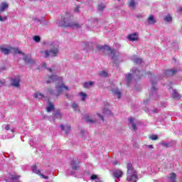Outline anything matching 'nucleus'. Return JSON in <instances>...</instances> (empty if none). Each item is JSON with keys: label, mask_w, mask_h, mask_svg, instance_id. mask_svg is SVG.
<instances>
[{"label": "nucleus", "mask_w": 182, "mask_h": 182, "mask_svg": "<svg viewBox=\"0 0 182 182\" xmlns=\"http://www.w3.org/2000/svg\"><path fill=\"white\" fill-rule=\"evenodd\" d=\"M33 41H35V42H41V37L38 36H35L33 37Z\"/></svg>", "instance_id": "37"}, {"label": "nucleus", "mask_w": 182, "mask_h": 182, "mask_svg": "<svg viewBox=\"0 0 182 182\" xmlns=\"http://www.w3.org/2000/svg\"><path fill=\"white\" fill-rule=\"evenodd\" d=\"M82 48L84 50L87 49V48H89V43H84L82 44Z\"/></svg>", "instance_id": "39"}, {"label": "nucleus", "mask_w": 182, "mask_h": 182, "mask_svg": "<svg viewBox=\"0 0 182 182\" xmlns=\"http://www.w3.org/2000/svg\"><path fill=\"white\" fill-rule=\"evenodd\" d=\"M175 73H177V70L172 69V70H166L165 71V76H173V75H175Z\"/></svg>", "instance_id": "14"}, {"label": "nucleus", "mask_w": 182, "mask_h": 182, "mask_svg": "<svg viewBox=\"0 0 182 182\" xmlns=\"http://www.w3.org/2000/svg\"><path fill=\"white\" fill-rule=\"evenodd\" d=\"M55 89L56 93L55 94V96H56V97H58L59 95L63 93V89H65V90H69V87L65 85V84L63 83H61L60 85L56 86Z\"/></svg>", "instance_id": "7"}, {"label": "nucleus", "mask_w": 182, "mask_h": 182, "mask_svg": "<svg viewBox=\"0 0 182 182\" xmlns=\"http://www.w3.org/2000/svg\"><path fill=\"white\" fill-rule=\"evenodd\" d=\"M132 60L134 62L136 65H141L143 63V60L141 58L132 57Z\"/></svg>", "instance_id": "18"}, {"label": "nucleus", "mask_w": 182, "mask_h": 182, "mask_svg": "<svg viewBox=\"0 0 182 182\" xmlns=\"http://www.w3.org/2000/svg\"><path fill=\"white\" fill-rule=\"evenodd\" d=\"M55 106L53 105V103L48 102L47 105V112H52V110H54Z\"/></svg>", "instance_id": "19"}, {"label": "nucleus", "mask_w": 182, "mask_h": 182, "mask_svg": "<svg viewBox=\"0 0 182 182\" xmlns=\"http://www.w3.org/2000/svg\"><path fill=\"white\" fill-rule=\"evenodd\" d=\"M11 86H14V87H19L20 86V82H21V79H19V77H14L11 78Z\"/></svg>", "instance_id": "11"}, {"label": "nucleus", "mask_w": 182, "mask_h": 182, "mask_svg": "<svg viewBox=\"0 0 182 182\" xmlns=\"http://www.w3.org/2000/svg\"><path fill=\"white\" fill-rule=\"evenodd\" d=\"M172 97L173 99H180V97H181V96L178 95V92H177V90H173Z\"/></svg>", "instance_id": "26"}, {"label": "nucleus", "mask_w": 182, "mask_h": 182, "mask_svg": "<svg viewBox=\"0 0 182 182\" xmlns=\"http://www.w3.org/2000/svg\"><path fill=\"white\" fill-rule=\"evenodd\" d=\"M118 1H120V0H118Z\"/></svg>", "instance_id": "54"}, {"label": "nucleus", "mask_w": 182, "mask_h": 182, "mask_svg": "<svg viewBox=\"0 0 182 182\" xmlns=\"http://www.w3.org/2000/svg\"><path fill=\"white\" fill-rule=\"evenodd\" d=\"M100 76H102V77H107V72L102 70L99 73Z\"/></svg>", "instance_id": "31"}, {"label": "nucleus", "mask_w": 182, "mask_h": 182, "mask_svg": "<svg viewBox=\"0 0 182 182\" xmlns=\"http://www.w3.org/2000/svg\"><path fill=\"white\" fill-rule=\"evenodd\" d=\"M112 93H114V95H116L118 99H120L122 97V92H120V91H119L117 88L112 89Z\"/></svg>", "instance_id": "24"}, {"label": "nucleus", "mask_w": 182, "mask_h": 182, "mask_svg": "<svg viewBox=\"0 0 182 182\" xmlns=\"http://www.w3.org/2000/svg\"><path fill=\"white\" fill-rule=\"evenodd\" d=\"M5 129H6V130H9V129H10L9 125H6V126H5Z\"/></svg>", "instance_id": "47"}, {"label": "nucleus", "mask_w": 182, "mask_h": 182, "mask_svg": "<svg viewBox=\"0 0 182 182\" xmlns=\"http://www.w3.org/2000/svg\"><path fill=\"white\" fill-rule=\"evenodd\" d=\"M47 93L48 95H55V93L53 92V91L52 90V89H48L47 90Z\"/></svg>", "instance_id": "42"}, {"label": "nucleus", "mask_w": 182, "mask_h": 182, "mask_svg": "<svg viewBox=\"0 0 182 182\" xmlns=\"http://www.w3.org/2000/svg\"><path fill=\"white\" fill-rule=\"evenodd\" d=\"M8 6V3H2L0 8V12H4V11H5Z\"/></svg>", "instance_id": "27"}, {"label": "nucleus", "mask_w": 182, "mask_h": 182, "mask_svg": "<svg viewBox=\"0 0 182 182\" xmlns=\"http://www.w3.org/2000/svg\"><path fill=\"white\" fill-rule=\"evenodd\" d=\"M181 11H182V9H181Z\"/></svg>", "instance_id": "55"}, {"label": "nucleus", "mask_w": 182, "mask_h": 182, "mask_svg": "<svg viewBox=\"0 0 182 182\" xmlns=\"http://www.w3.org/2000/svg\"><path fill=\"white\" fill-rule=\"evenodd\" d=\"M72 107L73 109H74V110H75V112L79 111V106L77 105V104H76V102H73L72 104Z\"/></svg>", "instance_id": "29"}, {"label": "nucleus", "mask_w": 182, "mask_h": 182, "mask_svg": "<svg viewBox=\"0 0 182 182\" xmlns=\"http://www.w3.org/2000/svg\"><path fill=\"white\" fill-rule=\"evenodd\" d=\"M57 24L58 25V26H65V27H70V28H80V26H79V24L75 23L70 21V20H66V19L57 22Z\"/></svg>", "instance_id": "5"}, {"label": "nucleus", "mask_w": 182, "mask_h": 182, "mask_svg": "<svg viewBox=\"0 0 182 182\" xmlns=\"http://www.w3.org/2000/svg\"><path fill=\"white\" fill-rule=\"evenodd\" d=\"M153 112H154V113H157L159 112V110L158 109H154Z\"/></svg>", "instance_id": "50"}, {"label": "nucleus", "mask_w": 182, "mask_h": 182, "mask_svg": "<svg viewBox=\"0 0 182 182\" xmlns=\"http://www.w3.org/2000/svg\"><path fill=\"white\" fill-rule=\"evenodd\" d=\"M129 6V8H131V9H136V0H130Z\"/></svg>", "instance_id": "25"}, {"label": "nucleus", "mask_w": 182, "mask_h": 182, "mask_svg": "<svg viewBox=\"0 0 182 182\" xmlns=\"http://www.w3.org/2000/svg\"><path fill=\"white\" fill-rule=\"evenodd\" d=\"M48 48H50V50H41L40 52L41 56H43V58H55L58 56L59 53V42L51 41L48 44Z\"/></svg>", "instance_id": "2"}, {"label": "nucleus", "mask_w": 182, "mask_h": 182, "mask_svg": "<svg viewBox=\"0 0 182 182\" xmlns=\"http://www.w3.org/2000/svg\"><path fill=\"white\" fill-rule=\"evenodd\" d=\"M55 119H62V114H60V112H54V113L53 114V120H55Z\"/></svg>", "instance_id": "17"}, {"label": "nucleus", "mask_w": 182, "mask_h": 182, "mask_svg": "<svg viewBox=\"0 0 182 182\" xmlns=\"http://www.w3.org/2000/svg\"><path fill=\"white\" fill-rule=\"evenodd\" d=\"M132 72H133V73H134V75L138 76L139 79H140V77H141V72H140V70H137V68H133Z\"/></svg>", "instance_id": "20"}, {"label": "nucleus", "mask_w": 182, "mask_h": 182, "mask_svg": "<svg viewBox=\"0 0 182 182\" xmlns=\"http://www.w3.org/2000/svg\"><path fill=\"white\" fill-rule=\"evenodd\" d=\"M127 39H129V41H131V42H135L136 41H139V34H137V33L129 34L127 36Z\"/></svg>", "instance_id": "13"}, {"label": "nucleus", "mask_w": 182, "mask_h": 182, "mask_svg": "<svg viewBox=\"0 0 182 182\" xmlns=\"http://www.w3.org/2000/svg\"><path fill=\"white\" fill-rule=\"evenodd\" d=\"M114 166H117L119 164V162L117 161H115L113 162Z\"/></svg>", "instance_id": "46"}, {"label": "nucleus", "mask_w": 182, "mask_h": 182, "mask_svg": "<svg viewBox=\"0 0 182 182\" xmlns=\"http://www.w3.org/2000/svg\"><path fill=\"white\" fill-rule=\"evenodd\" d=\"M144 103L145 105H147V102H146V101H144Z\"/></svg>", "instance_id": "52"}, {"label": "nucleus", "mask_w": 182, "mask_h": 182, "mask_svg": "<svg viewBox=\"0 0 182 182\" xmlns=\"http://www.w3.org/2000/svg\"><path fill=\"white\" fill-rule=\"evenodd\" d=\"M127 180L129 182H137V180H139V177L137 176V171L134 170V168H133V165L132 164H128L127 165Z\"/></svg>", "instance_id": "3"}, {"label": "nucleus", "mask_w": 182, "mask_h": 182, "mask_svg": "<svg viewBox=\"0 0 182 182\" xmlns=\"http://www.w3.org/2000/svg\"><path fill=\"white\" fill-rule=\"evenodd\" d=\"M151 140H157V139H159V137L157 136V135H152L150 136Z\"/></svg>", "instance_id": "41"}, {"label": "nucleus", "mask_w": 182, "mask_h": 182, "mask_svg": "<svg viewBox=\"0 0 182 182\" xmlns=\"http://www.w3.org/2000/svg\"><path fill=\"white\" fill-rule=\"evenodd\" d=\"M156 22H157V21H156V18H154V16L153 15H151L148 18V23H149V25H151L153 23H156Z\"/></svg>", "instance_id": "22"}, {"label": "nucleus", "mask_w": 182, "mask_h": 182, "mask_svg": "<svg viewBox=\"0 0 182 182\" xmlns=\"http://www.w3.org/2000/svg\"><path fill=\"white\" fill-rule=\"evenodd\" d=\"M42 67H43V68H46V64L45 63H42Z\"/></svg>", "instance_id": "48"}, {"label": "nucleus", "mask_w": 182, "mask_h": 182, "mask_svg": "<svg viewBox=\"0 0 182 182\" xmlns=\"http://www.w3.org/2000/svg\"><path fill=\"white\" fill-rule=\"evenodd\" d=\"M71 166L73 171H71L70 169H68L67 171V174H68V176H73L75 174V171H77V170H79V164L75 160L71 161Z\"/></svg>", "instance_id": "8"}, {"label": "nucleus", "mask_w": 182, "mask_h": 182, "mask_svg": "<svg viewBox=\"0 0 182 182\" xmlns=\"http://www.w3.org/2000/svg\"><path fill=\"white\" fill-rule=\"evenodd\" d=\"M129 124L133 130H137V127L136 126V123L134 122V118L129 119Z\"/></svg>", "instance_id": "16"}, {"label": "nucleus", "mask_w": 182, "mask_h": 182, "mask_svg": "<svg viewBox=\"0 0 182 182\" xmlns=\"http://www.w3.org/2000/svg\"><path fill=\"white\" fill-rule=\"evenodd\" d=\"M97 49H98L99 50H104L105 52H108L112 59H113L114 62H117L119 60V55L116 54V50L112 49V48L107 46H97Z\"/></svg>", "instance_id": "4"}, {"label": "nucleus", "mask_w": 182, "mask_h": 182, "mask_svg": "<svg viewBox=\"0 0 182 182\" xmlns=\"http://www.w3.org/2000/svg\"><path fill=\"white\" fill-rule=\"evenodd\" d=\"M149 149H153V145H149Z\"/></svg>", "instance_id": "51"}, {"label": "nucleus", "mask_w": 182, "mask_h": 182, "mask_svg": "<svg viewBox=\"0 0 182 182\" xmlns=\"http://www.w3.org/2000/svg\"><path fill=\"white\" fill-rule=\"evenodd\" d=\"M123 177V171L121 169H115L113 171V178L115 182L120 181V178Z\"/></svg>", "instance_id": "9"}, {"label": "nucleus", "mask_w": 182, "mask_h": 182, "mask_svg": "<svg viewBox=\"0 0 182 182\" xmlns=\"http://www.w3.org/2000/svg\"><path fill=\"white\" fill-rule=\"evenodd\" d=\"M31 170H32L33 173H34L35 174H38V176H41L42 178H44V180H48V176L42 174L41 173V171L36 169V165L33 166L31 167Z\"/></svg>", "instance_id": "12"}, {"label": "nucleus", "mask_w": 182, "mask_h": 182, "mask_svg": "<svg viewBox=\"0 0 182 182\" xmlns=\"http://www.w3.org/2000/svg\"><path fill=\"white\" fill-rule=\"evenodd\" d=\"M0 50L4 55H9V53H14V55H22L23 59L26 63H28V65H33V63H35V60L31 58V55H25V54H23L22 51L19 50V48H15L13 47H9L8 48L4 47H0Z\"/></svg>", "instance_id": "1"}, {"label": "nucleus", "mask_w": 182, "mask_h": 182, "mask_svg": "<svg viewBox=\"0 0 182 182\" xmlns=\"http://www.w3.org/2000/svg\"><path fill=\"white\" fill-rule=\"evenodd\" d=\"M150 77H151V74H150V76H149Z\"/></svg>", "instance_id": "53"}, {"label": "nucleus", "mask_w": 182, "mask_h": 182, "mask_svg": "<svg viewBox=\"0 0 182 182\" xmlns=\"http://www.w3.org/2000/svg\"><path fill=\"white\" fill-rule=\"evenodd\" d=\"M74 12H79V6H77Z\"/></svg>", "instance_id": "45"}, {"label": "nucleus", "mask_w": 182, "mask_h": 182, "mask_svg": "<svg viewBox=\"0 0 182 182\" xmlns=\"http://www.w3.org/2000/svg\"><path fill=\"white\" fill-rule=\"evenodd\" d=\"M102 113L104 114H112V112L109 111V109H103Z\"/></svg>", "instance_id": "36"}, {"label": "nucleus", "mask_w": 182, "mask_h": 182, "mask_svg": "<svg viewBox=\"0 0 182 182\" xmlns=\"http://www.w3.org/2000/svg\"><path fill=\"white\" fill-rule=\"evenodd\" d=\"M95 85V82L93 81L86 82L83 84L84 87L86 89H89V87H92Z\"/></svg>", "instance_id": "23"}, {"label": "nucleus", "mask_w": 182, "mask_h": 182, "mask_svg": "<svg viewBox=\"0 0 182 182\" xmlns=\"http://www.w3.org/2000/svg\"><path fill=\"white\" fill-rule=\"evenodd\" d=\"M48 70L50 72V73H56V70H55V68H48Z\"/></svg>", "instance_id": "40"}, {"label": "nucleus", "mask_w": 182, "mask_h": 182, "mask_svg": "<svg viewBox=\"0 0 182 182\" xmlns=\"http://www.w3.org/2000/svg\"><path fill=\"white\" fill-rule=\"evenodd\" d=\"M5 85V80H0V87H2Z\"/></svg>", "instance_id": "44"}, {"label": "nucleus", "mask_w": 182, "mask_h": 182, "mask_svg": "<svg viewBox=\"0 0 182 182\" xmlns=\"http://www.w3.org/2000/svg\"><path fill=\"white\" fill-rule=\"evenodd\" d=\"M14 133H15V131L14 129L10 130V136H8L7 139H12V137L15 136Z\"/></svg>", "instance_id": "35"}, {"label": "nucleus", "mask_w": 182, "mask_h": 182, "mask_svg": "<svg viewBox=\"0 0 182 182\" xmlns=\"http://www.w3.org/2000/svg\"><path fill=\"white\" fill-rule=\"evenodd\" d=\"M105 9V6L102 4L98 5V11H103Z\"/></svg>", "instance_id": "38"}, {"label": "nucleus", "mask_w": 182, "mask_h": 182, "mask_svg": "<svg viewBox=\"0 0 182 182\" xmlns=\"http://www.w3.org/2000/svg\"><path fill=\"white\" fill-rule=\"evenodd\" d=\"M133 77V75L132 74H127L125 75V78L127 82L129 83L130 81H132V79Z\"/></svg>", "instance_id": "28"}, {"label": "nucleus", "mask_w": 182, "mask_h": 182, "mask_svg": "<svg viewBox=\"0 0 182 182\" xmlns=\"http://www.w3.org/2000/svg\"><path fill=\"white\" fill-rule=\"evenodd\" d=\"M52 82H63V78L53 74L52 75L48 76V80H46V83H52Z\"/></svg>", "instance_id": "10"}, {"label": "nucleus", "mask_w": 182, "mask_h": 182, "mask_svg": "<svg viewBox=\"0 0 182 182\" xmlns=\"http://www.w3.org/2000/svg\"><path fill=\"white\" fill-rule=\"evenodd\" d=\"M161 145L164 147H171V144L166 141H162Z\"/></svg>", "instance_id": "33"}, {"label": "nucleus", "mask_w": 182, "mask_h": 182, "mask_svg": "<svg viewBox=\"0 0 182 182\" xmlns=\"http://www.w3.org/2000/svg\"><path fill=\"white\" fill-rule=\"evenodd\" d=\"M79 95L81 96L82 101H85L86 97H87V95H86V93L85 92H80Z\"/></svg>", "instance_id": "32"}, {"label": "nucleus", "mask_w": 182, "mask_h": 182, "mask_svg": "<svg viewBox=\"0 0 182 182\" xmlns=\"http://www.w3.org/2000/svg\"><path fill=\"white\" fill-rule=\"evenodd\" d=\"M60 127L61 130H63V132H65V134H69V132H70V126L60 125Z\"/></svg>", "instance_id": "15"}, {"label": "nucleus", "mask_w": 182, "mask_h": 182, "mask_svg": "<svg viewBox=\"0 0 182 182\" xmlns=\"http://www.w3.org/2000/svg\"><path fill=\"white\" fill-rule=\"evenodd\" d=\"M152 87L149 92V96L151 99H157V88H156V77H154V80L151 81Z\"/></svg>", "instance_id": "6"}, {"label": "nucleus", "mask_w": 182, "mask_h": 182, "mask_svg": "<svg viewBox=\"0 0 182 182\" xmlns=\"http://www.w3.org/2000/svg\"><path fill=\"white\" fill-rule=\"evenodd\" d=\"M166 87H167V89H171V85H168L166 86Z\"/></svg>", "instance_id": "49"}, {"label": "nucleus", "mask_w": 182, "mask_h": 182, "mask_svg": "<svg viewBox=\"0 0 182 182\" xmlns=\"http://www.w3.org/2000/svg\"><path fill=\"white\" fill-rule=\"evenodd\" d=\"M164 21H166V22H171V21H173V18L170 15H167L164 17Z\"/></svg>", "instance_id": "30"}, {"label": "nucleus", "mask_w": 182, "mask_h": 182, "mask_svg": "<svg viewBox=\"0 0 182 182\" xmlns=\"http://www.w3.org/2000/svg\"><path fill=\"white\" fill-rule=\"evenodd\" d=\"M85 121L87 122V123H95V121L93 119H90V117L87 116L85 117Z\"/></svg>", "instance_id": "34"}, {"label": "nucleus", "mask_w": 182, "mask_h": 182, "mask_svg": "<svg viewBox=\"0 0 182 182\" xmlns=\"http://www.w3.org/2000/svg\"><path fill=\"white\" fill-rule=\"evenodd\" d=\"M97 116L100 119H101V120H102V122H105V118L103 116H102L100 114H97Z\"/></svg>", "instance_id": "43"}, {"label": "nucleus", "mask_w": 182, "mask_h": 182, "mask_svg": "<svg viewBox=\"0 0 182 182\" xmlns=\"http://www.w3.org/2000/svg\"><path fill=\"white\" fill-rule=\"evenodd\" d=\"M35 99H45V95L41 92H36L33 95Z\"/></svg>", "instance_id": "21"}]
</instances>
